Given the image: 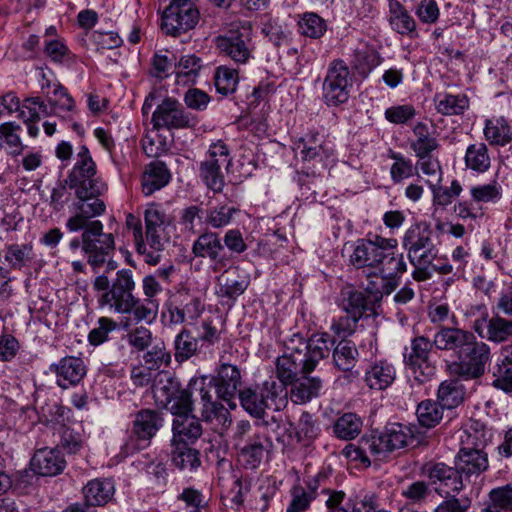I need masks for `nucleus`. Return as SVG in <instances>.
<instances>
[{"label": "nucleus", "instance_id": "obj_1", "mask_svg": "<svg viewBox=\"0 0 512 512\" xmlns=\"http://www.w3.org/2000/svg\"><path fill=\"white\" fill-rule=\"evenodd\" d=\"M70 211L73 215L67 219L66 228L70 232L82 231V251L88 264L93 270L101 268L113 256L116 248L114 235L104 232V225L100 220H92L105 213V202L94 201L86 206L82 204Z\"/></svg>", "mask_w": 512, "mask_h": 512}, {"label": "nucleus", "instance_id": "obj_2", "mask_svg": "<svg viewBox=\"0 0 512 512\" xmlns=\"http://www.w3.org/2000/svg\"><path fill=\"white\" fill-rule=\"evenodd\" d=\"M330 337L328 334H314L308 341L300 340L299 344L287 347L286 352L277 358L276 374L285 388L298 376L311 373L319 361L330 354Z\"/></svg>", "mask_w": 512, "mask_h": 512}, {"label": "nucleus", "instance_id": "obj_3", "mask_svg": "<svg viewBox=\"0 0 512 512\" xmlns=\"http://www.w3.org/2000/svg\"><path fill=\"white\" fill-rule=\"evenodd\" d=\"M414 441L410 427L401 423H390L379 434L363 436L357 444H348L342 454L351 461L371 465L370 457L385 458L389 453L404 448Z\"/></svg>", "mask_w": 512, "mask_h": 512}, {"label": "nucleus", "instance_id": "obj_4", "mask_svg": "<svg viewBox=\"0 0 512 512\" xmlns=\"http://www.w3.org/2000/svg\"><path fill=\"white\" fill-rule=\"evenodd\" d=\"M97 167L89 149L81 146L77 153L76 162L68 173L65 183L74 192L75 199L70 209L78 208L95 202H104L101 196L107 191V185L96 177Z\"/></svg>", "mask_w": 512, "mask_h": 512}, {"label": "nucleus", "instance_id": "obj_5", "mask_svg": "<svg viewBox=\"0 0 512 512\" xmlns=\"http://www.w3.org/2000/svg\"><path fill=\"white\" fill-rule=\"evenodd\" d=\"M135 287L133 272L130 269L117 271L112 280H109L106 274L98 275L92 283L99 308L116 314H124L132 307L135 302Z\"/></svg>", "mask_w": 512, "mask_h": 512}, {"label": "nucleus", "instance_id": "obj_6", "mask_svg": "<svg viewBox=\"0 0 512 512\" xmlns=\"http://www.w3.org/2000/svg\"><path fill=\"white\" fill-rule=\"evenodd\" d=\"M287 391L274 379L267 380L260 386L244 387L239 390L241 407L254 418H263L272 404L279 410L286 403Z\"/></svg>", "mask_w": 512, "mask_h": 512}, {"label": "nucleus", "instance_id": "obj_7", "mask_svg": "<svg viewBox=\"0 0 512 512\" xmlns=\"http://www.w3.org/2000/svg\"><path fill=\"white\" fill-rule=\"evenodd\" d=\"M402 247L413 266H429L437 256L432 230L426 223L411 225L402 237Z\"/></svg>", "mask_w": 512, "mask_h": 512}, {"label": "nucleus", "instance_id": "obj_8", "mask_svg": "<svg viewBox=\"0 0 512 512\" xmlns=\"http://www.w3.org/2000/svg\"><path fill=\"white\" fill-rule=\"evenodd\" d=\"M397 245L396 239L384 238L379 235L361 239L357 242L350 256V262L358 269H369L368 276H378V268L381 265V261L385 258L387 250L396 249Z\"/></svg>", "mask_w": 512, "mask_h": 512}, {"label": "nucleus", "instance_id": "obj_9", "mask_svg": "<svg viewBox=\"0 0 512 512\" xmlns=\"http://www.w3.org/2000/svg\"><path fill=\"white\" fill-rule=\"evenodd\" d=\"M491 361L490 346L474 339L459 354L458 361L450 366L451 372L466 380L478 379L485 374L486 367Z\"/></svg>", "mask_w": 512, "mask_h": 512}, {"label": "nucleus", "instance_id": "obj_10", "mask_svg": "<svg viewBox=\"0 0 512 512\" xmlns=\"http://www.w3.org/2000/svg\"><path fill=\"white\" fill-rule=\"evenodd\" d=\"M352 78L348 66L342 60H334L328 67L322 84V98L328 106H339L348 101Z\"/></svg>", "mask_w": 512, "mask_h": 512}, {"label": "nucleus", "instance_id": "obj_11", "mask_svg": "<svg viewBox=\"0 0 512 512\" xmlns=\"http://www.w3.org/2000/svg\"><path fill=\"white\" fill-rule=\"evenodd\" d=\"M199 20V11L193 0H172L162 15L161 29L178 36L193 29Z\"/></svg>", "mask_w": 512, "mask_h": 512}, {"label": "nucleus", "instance_id": "obj_12", "mask_svg": "<svg viewBox=\"0 0 512 512\" xmlns=\"http://www.w3.org/2000/svg\"><path fill=\"white\" fill-rule=\"evenodd\" d=\"M435 347L434 339L430 341L425 336L411 340L410 351L404 353V363L419 383L429 381L436 373V367L430 361L431 351Z\"/></svg>", "mask_w": 512, "mask_h": 512}, {"label": "nucleus", "instance_id": "obj_13", "mask_svg": "<svg viewBox=\"0 0 512 512\" xmlns=\"http://www.w3.org/2000/svg\"><path fill=\"white\" fill-rule=\"evenodd\" d=\"M153 128L186 129L196 125L197 120L191 113L185 111L182 104L175 98L166 97L152 114Z\"/></svg>", "mask_w": 512, "mask_h": 512}, {"label": "nucleus", "instance_id": "obj_14", "mask_svg": "<svg viewBox=\"0 0 512 512\" xmlns=\"http://www.w3.org/2000/svg\"><path fill=\"white\" fill-rule=\"evenodd\" d=\"M203 311L201 299L187 288L177 290L167 304L169 321L176 325L197 320Z\"/></svg>", "mask_w": 512, "mask_h": 512}, {"label": "nucleus", "instance_id": "obj_15", "mask_svg": "<svg viewBox=\"0 0 512 512\" xmlns=\"http://www.w3.org/2000/svg\"><path fill=\"white\" fill-rule=\"evenodd\" d=\"M210 383H213L218 398L225 401L230 409H235V396L242 389L240 369L236 365L223 362L216 368Z\"/></svg>", "mask_w": 512, "mask_h": 512}, {"label": "nucleus", "instance_id": "obj_16", "mask_svg": "<svg viewBox=\"0 0 512 512\" xmlns=\"http://www.w3.org/2000/svg\"><path fill=\"white\" fill-rule=\"evenodd\" d=\"M215 44L220 53L239 64H245L252 56L251 34L246 28L231 30L226 35L216 37Z\"/></svg>", "mask_w": 512, "mask_h": 512}, {"label": "nucleus", "instance_id": "obj_17", "mask_svg": "<svg viewBox=\"0 0 512 512\" xmlns=\"http://www.w3.org/2000/svg\"><path fill=\"white\" fill-rule=\"evenodd\" d=\"M460 478L466 484L472 483L489 469V458L485 451L459 448L454 458Z\"/></svg>", "mask_w": 512, "mask_h": 512}, {"label": "nucleus", "instance_id": "obj_18", "mask_svg": "<svg viewBox=\"0 0 512 512\" xmlns=\"http://www.w3.org/2000/svg\"><path fill=\"white\" fill-rule=\"evenodd\" d=\"M145 239L154 247L167 243L166 226L169 224L168 216L160 204L150 203L144 210Z\"/></svg>", "mask_w": 512, "mask_h": 512}, {"label": "nucleus", "instance_id": "obj_19", "mask_svg": "<svg viewBox=\"0 0 512 512\" xmlns=\"http://www.w3.org/2000/svg\"><path fill=\"white\" fill-rule=\"evenodd\" d=\"M50 370L56 374L57 384L63 389L77 385L86 375V366L79 357L67 356L52 364Z\"/></svg>", "mask_w": 512, "mask_h": 512}, {"label": "nucleus", "instance_id": "obj_20", "mask_svg": "<svg viewBox=\"0 0 512 512\" xmlns=\"http://www.w3.org/2000/svg\"><path fill=\"white\" fill-rule=\"evenodd\" d=\"M293 149L304 162L318 161L323 165L332 154V151L325 146L320 134L314 131L294 142Z\"/></svg>", "mask_w": 512, "mask_h": 512}, {"label": "nucleus", "instance_id": "obj_21", "mask_svg": "<svg viewBox=\"0 0 512 512\" xmlns=\"http://www.w3.org/2000/svg\"><path fill=\"white\" fill-rule=\"evenodd\" d=\"M270 447L269 439L263 434H254L239 447L238 461L246 469H257Z\"/></svg>", "mask_w": 512, "mask_h": 512}, {"label": "nucleus", "instance_id": "obj_22", "mask_svg": "<svg viewBox=\"0 0 512 512\" xmlns=\"http://www.w3.org/2000/svg\"><path fill=\"white\" fill-rule=\"evenodd\" d=\"M474 336L472 332L457 327H442L434 335V345L438 350L453 351L459 355Z\"/></svg>", "mask_w": 512, "mask_h": 512}, {"label": "nucleus", "instance_id": "obj_23", "mask_svg": "<svg viewBox=\"0 0 512 512\" xmlns=\"http://www.w3.org/2000/svg\"><path fill=\"white\" fill-rule=\"evenodd\" d=\"M388 8V22L394 32L411 39L419 37L415 19L398 0H388Z\"/></svg>", "mask_w": 512, "mask_h": 512}, {"label": "nucleus", "instance_id": "obj_24", "mask_svg": "<svg viewBox=\"0 0 512 512\" xmlns=\"http://www.w3.org/2000/svg\"><path fill=\"white\" fill-rule=\"evenodd\" d=\"M34 471L42 476H55L60 474L66 465L61 452L54 448H42L36 451L32 458Z\"/></svg>", "mask_w": 512, "mask_h": 512}, {"label": "nucleus", "instance_id": "obj_25", "mask_svg": "<svg viewBox=\"0 0 512 512\" xmlns=\"http://www.w3.org/2000/svg\"><path fill=\"white\" fill-rule=\"evenodd\" d=\"M171 180V173L162 161H152L144 168L141 188L145 196H150L165 187Z\"/></svg>", "mask_w": 512, "mask_h": 512}, {"label": "nucleus", "instance_id": "obj_26", "mask_svg": "<svg viewBox=\"0 0 512 512\" xmlns=\"http://www.w3.org/2000/svg\"><path fill=\"white\" fill-rule=\"evenodd\" d=\"M163 426V418L156 410L142 409L135 414L132 434L139 440H151Z\"/></svg>", "mask_w": 512, "mask_h": 512}, {"label": "nucleus", "instance_id": "obj_27", "mask_svg": "<svg viewBox=\"0 0 512 512\" xmlns=\"http://www.w3.org/2000/svg\"><path fill=\"white\" fill-rule=\"evenodd\" d=\"M223 250L224 246L219 235L211 231L202 233L192 245V253L195 257L208 258L221 266L225 265V259L221 257Z\"/></svg>", "mask_w": 512, "mask_h": 512}, {"label": "nucleus", "instance_id": "obj_28", "mask_svg": "<svg viewBox=\"0 0 512 512\" xmlns=\"http://www.w3.org/2000/svg\"><path fill=\"white\" fill-rule=\"evenodd\" d=\"M172 431V443H194L202 435V425L194 415L183 414L174 418Z\"/></svg>", "mask_w": 512, "mask_h": 512}, {"label": "nucleus", "instance_id": "obj_29", "mask_svg": "<svg viewBox=\"0 0 512 512\" xmlns=\"http://www.w3.org/2000/svg\"><path fill=\"white\" fill-rule=\"evenodd\" d=\"M493 433L480 421H471L460 436V448L485 451L491 442Z\"/></svg>", "mask_w": 512, "mask_h": 512}, {"label": "nucleus", "instance_id": "obj_30", "mask_svg": "<svg viewBox=\"0 0 512 512\" xmlns=\"http://www.w3.org/2000/svg\"><path fill=\"white\" fill-rule=\"evenodd\" d=\"M290 399L295 404H306L313 398L320 396L323 388V381L319 377H309L303 375L302 378H297L295 381L289 383Z\"/></svg>", "mask_w": 512, "mask_h": 512}, {"label": "nucleus", "instance_id": "obj_31", "mask_svg": "<svg viewBox=\"0 0 512 512\" xmlns=\"http://www.w3.org/2000/svg\"><path fill=\"white\" fill-rule=\"evenodd\" d=\"M115 492L114 483L110 479H93L82 489L86 504L96 507L107 504Z\"/></svg>", "mask_w": 512, "mask_h": 512}, {"label": "nucleus", "instance_id": "obj_32", "mask_svg": "<svg viewBox=\"0 0 512 512\" xmlns=\"http://www.w3.org/2000/svg\"><path fill=\"white\" fill-rule=\"evenodd\" d=\"M460 473L454 464L453 467L445 463H436L428 470V477L434 483H440L449 491L459 492L465 487Z\"/></svg>", "mask_w": 512, "mask_h": 512}, {"label": "nucleus", "instance_id": "obj_33", "mask_svg": "<svg viewBox=\"0 0 512 512\" xmlns=\"http://www.w3.org/2000/svg\"><path fill=\"white\" fill-rule=\"evenodd\" d=\"M191 444L172 443L171 461L179 470L192 472L201 465L200 452Z\"/></svg>", "mask_w": 512, "mask_h": 512}, {"label": "nucleus", "instance_id": "obj_34", "mask_svg": "<svg viewBox=\"0 0 512 512\" xmlns=\"http://www.w3.org/2000/svg\"><path fill=\"white\" fill-rule=\"evenodd\" d=\"M396 372L392 364L380 361L365 373V381L371 389L383 390L395 380Z\"/></svg>", "mask_w": 512, "mask_h": 512}, {"label": "nucleus", "instance_id": "obj_35", "mask_svg": "<svg viewBox=\"0 0 512 512\" xmlns=\"http://www.w3.org/2000/svg\"><path fill=\"white\" fill-rule=\"evenodd\" d=\"M465 388L458 380H446L439 385L437 401L442 408L453 409L464 401Z\"/></svg>", "mask_w": 512, "mask_h": 512}, {"label": "nucleus", "instance_id": "obj_36", "mask_svg": "<svg viewBox=\"0 0 512 512\" xmlns=\"http://www.w3.org/2000/svg\"><path fill=\"white\" fill-rule=\"evenodd\" d=\"M484 135L491 145L504 146L512 140L511 128L504 117L486 120Z\"/></svg>", "mask_w": 512, "mask_h": 512}, {"label": "nucleus", "instance_id": "obj_37", "mask_svg": "<svg viewBox=\"0 0 512 512\" xmlns=\"http://www.w3.org/2000/svg\"><path fill=\"white\" fill-rule=\"evenodd\" d=\"M369 304L370 301L363 291L347 287L341 292V306L348 314L362 318L363 314L370 309Z\"/></svg>", "mask_w": 512, "mask_h": 512}, {"label": "nucleus", "instance_id": "obj_38", "mask_svg": "<svg viewBox=\"0 0 512 512\" xmlns=\"http://www.w3.org/2000/svg\"><path fill=\"white\" fill-rule=\"evenodd\" d=\"M512 338V319L494 315L487 320L485 339L500 344Z\"/></svg>", "mask_w": 512, "mask_h": 512}, {"label": "nucleus", "instance_id": "obj_39", "mask_svg": "<svg viewBox=\"0 0 512 512\" xmlns=\"http://www.w3.org/2000/svg\"><path fill=\"white\" fill-rule=\"evenodd\" d=\"M436 109L443 115H460L469 107V100L465 94L452 95L448 93L435 96Z\"/></svg>", "mask_w": 512, "mask_h": 512}, {"label": "nucleus", "instance_id": "obj_40", "mask_svg": "<svg viewBox=\"0 0 512 512\" xmlns=\"http://www.w3.org/2000/svg\"><path fill=\"white\" fill-rule=\"evenodd\" d=\"M362 420L355 413H345L340 416L333 425L335 436L342 440H352L356 438L362 430Z\"/></svg>", "mask_w": 512, "mask_h": 512}, {"label": "nucleus", "instance_id": "obj_41", "mask_svg": "<svg viewBox=\"0 0 512 512\" xmlns=\"http://www.w3.org/2000/svg\"><path fill=\"white\" fill-rule=\"evenodd\" d=\"M464 160L467 168L479 173L486 172L491 166L488 148L484 143L469 145Z\"/></svg>", "mask_w": 512, "mask_h": 512}, {"label": "nucleus", "instance_id": "obj_42", "mask_svg": "<svg viewBox=\"0 0 512 512\" xmlns=\"http://www.w3.org/2000/svg\"><path fill=\"white\" fill-rule=\"evenodd\" d=\"M415 140L411 142V149L415 155H423L424 153H432L439 147V143L435 137H432L426 124L418 122L413 127Z\"/></svg>", "mask_w": 512, "mask_h": 512}, {"label": "nucleus", "instance_id": "obj_43", "mask_svg": "<svg viewBox=\"0 0 512 512\" xmlns=\"http://www.w3.org/2000/svg\"><path fill=\"white\" fill-rule=\"evenodd\" d=\"M443 410L444 408L438 401L424 400L420 402L416 409L419 424L426 428L435 427L443 418Z\"/></svg>", "mask_w": 512, "mask_h": 512}, {"label": "nucleus", "instance_id": "obj_44", "mask_svg": "<svg viewBox=\"0 0 512 512\" xmlns=\"http://www.w3.org/2000/svg\"><path fill=\"white\" fill-rule=\"evenodd\" d=\"M202 68V60L196 55L190 54L181 57L176 67V79L178 83H194Z\"/></svg>", "mask_w": 512, "mask_h": 512}, {"label": "nucleus", "instance_id": "obj_45", "mask_svg": "<svg viewBox=\"0 0 512 512\" xmlns=\"http://www.w3.org/2000/svg\"><path fill=\"white\" fill-rule=\"evenodd\" d=\"M358 351L355 345L347 340L340 341L333 351L335 366L343 371H351L357 362Z\"/></svg>", "mask_w": 512, "mask_h": 512}, {"label": "nucleus", "instance_id": "obj_46", "mask_svg": "<svg viewBox=\"0 0 512 512\" xmlns=\"http://www.w3.org/2000/svg\"><path fill=\"white\" fill-rule=\"evenodd\" d=\"M426 183L429 185L433 194V206L447 207L453 202L454 198L458 197L462 192V186L458 180H453L450 187H443L439 185L438 182L437 184H433L430 180H427Z\"/></svg>", "mask_w": 512, "mask_h": 512}, {"label": "nucleus", "instance_id": "obj_47", "mask_svg": "<svg viewBox=\"0 0 512 512\" xmlns=\"http://www.w3.org/2000/svg\"><path fill=\"white\" fill-rule=\"evenodd\" d=\"M293 429L295 431L296 441L303 443V445H309L318 437L320 432L316 420L309 412H303L301 414L297 425Z\"/></svg>", "mask_w": 512, "mask_h": 512}, {"label": "nucleus", "instance_id": "obj_48", "mask_svg": "<svg viewBox=\"0 0 512 512\" xmlns=\"http://www.w3.org/2000/svg\"><path fill=\"white\" fill-rule=\"evenodd\" d=\"M214 82L218 93L223 96L232 94L238 86V71L225 65L219 66L214 74Z\"/></svg>", "mask_w": 512, "mask_h": 512}, {"label": "nucleus", "instance_id": "obj_49", "mask_svg": "<svg viewBox=\"0 0 512 512\" xmlns=\"http://www.w3.org/2000/svg\"><path fill=\"white\" fill-rule=\"evenodd\" d=\"M389 157L394 160L390 168V176L394 183H400L417 174V166L411 159L393 151L390 152Z\"/></svg>", "mask_w": 512, "mask_h": 512}, {"label": "nucleus", "instance_id": "obj_50", "mask_svg": "<svg viewBox=\"0 0 512 512\" xmlns=\"http://www.w3.org/2000/svg\"><path fill=\"white\" fill-rule=\"evenodd\" d=\"M407 264L403 253L395 254V249L387 250L385 258L381 261L378 268V276L383 278L397 277V275L406 272Z\"/></svg>", "mask_w": 512, "mask_h": 512}, {"label": "nucleus", "instance_id": "obj_51", "mask_svg": "<svg viewBox=\"0 0 512 512\" xmlns=\"http://www.w3.org/2000/svg\"><path fill=\"white\" fill-rule=\"evenodd\" d=\"M53 114L51 105L46 104L39 97H30L24 100L23 109L20 111L19 117L26 122H36L41 117Z\"/></svg>", "mask_w": 512, "mask_h": 512}, {"label": "nucleus", "instance_id": "obj_52", "mask_svg": "<svg viewBox=\"0 0 512 512\" xmlns=\"http://www.w3.org/2000/svg\"><path fill=\"white\" fill-rule=\"evenodd\" d=\"M197 347L198 339L194 338L189 330L182 329L174 341L175 359L178 362L190 359L196 353Z\"/></svg>", "mask_w": 512, "mask_h": 512}, {"label": "nucleus", "instance_id": "obj_53", "mask_svg": "<svg viewBox=\"0 0 512 512\" xmlns=\"http://www.w3.org/2000/svg\"><path fill=\"white\" fill-rule=\"evenodd\" d=\"M470 194L473 201L477 203H497L501 200L503 190L497 180L490 183L475 185L471 187Z\"/></svg>", "mask_w": 512, "mask_h": 512}, {"label": "nucleus", "instance_id": "obj_54", "mask_svg": "<svg viewBox=\"0 0 512 512\" xmlns=\"http://www.w3.org/2000/svg\"><path fill=\"white\" fill-rule=\"evenodd\" d=\"M44 53L53 63L71 64L75 61V55L72 54L67 45L58 38L45 40Z\"/></svg>", "mask_w": 512, "mask_h": 512}, {"label": "nucleus", "instance_id": "obj_55", "mask_svg": "<svg viewBox=\"0 0 512 512\" xmlns=\"http://www.w3.org/2000/svg\"><path fill=\"white\" fill-rule=\"evenodd\" d=\"M31 244H11L6 247L4 259L11 268L20 269L32 260Z\"/></svg>", "mask_w": 512, "mask_h": 512}, {"label": "nucleus", "instance_id": "obj_56", "mask_svg": "<svg viewBox=\"0 0 512 512\" xmlns=\"http://www.w3.org/2000/svg\"><path fill=\"white\" fill-rule=\"evenodd\" d=\"M298 25L302 35L313 39L322 37L327 29L325 20L313 12L303 14Z\"/></svg>", "mask_w": 512, "mask_h": 512}, {"label": "nucleus", "instance_id": "obj_57", "mask_svg": "<svg viewBox=\"0 0 512 512\" xmlns=\"http://www.w3.org/2000/svg\"><path fill=\"white\" fill-rule=\"evenodd\" d=\"M223 166L211 161L204 160L200 164V177L206 185L214 192H220L224 187V176L221 168Z\"/></svg>", "mask_w": 512, "mask_h": 512}, {"label": "nucleus", "instance_id": "obj_58", "mask_svg": "<svg viewBox=\"0 0 512 512\" xmlns=\"http://www.w3.org/2000/svg\"><path fill=\"white\" fill-rule=\"evenodd\" d=\"M143 362L147 370H158L162 366H168L171 355L166 351L163 342L152 345L143 355Z\"/></svg>", "mask_w": 512, "mask_h": 512}, {"label": "nucleus", "instance_id": "obj_59", "mask_svg": "<svg viewBox=\"0 0 512 512\" xmlns=\"http://www.w3.org/2000/svg\"><path fill=\"white\" fill-rule=\"evenodd\" d=\"M158 301L156 299L145 298L140 300L135 297V302L132 307L128 309L124 314H133L134 319L137 322L141 321H152L158 312Z\"/></svg>", "mask_w": 512, "mask_h": 512}, {"label": "nucleus", "instance_id": "obj_60", "mask_svg": "<svg viewBox=\"0 0 512 512\" xmlns=\"http://www.w3.org/2000/svg\"><path fill=\"white\" fill-rule=\"evenodd\" d=\"M47 97L52 113L55 115H60L61 112H70L74 109V100L61 84H54L53 96H50V92L47 91Z\"/></svg>", "mask_w": 512, "mask_h": 512}, {"label": "nucleus", "instance_id": "obj_61", "mask_svg": "<svg viewBox=\"0 0 512 512\" xmlns=\"http://www.w3.org/2000/svg\"><path fill=\"white\" fill-rule=\"evenodd\" d=\"M180 388L177 381L171 379L160 380L153 387V396L156 403L162 407H168L175 399V395L179 393Z\"/></svg>", "mask_w": 512, "mask_h": 512}, {"label": "nucleus", "instance_id": "obj_62", "mask_svg": "<svg viewBox=\"0 0 512 512\" xmlns=\"http://www.w3.org/2000/svg\"><path fill=\"white\" fill-rule=\"evenodd\" d=\"M20 131L21 126L14 122H6L0 125V137L4 139L10 154H20L24 148L19 135Z\"/></svg>", "mask_w": 512, "mask_h": 512}, {"label": "nucleus", "instance_id": "obj_63", "mask_svg": "<svg viewBox=\"0 0 512 512\" xmlns=\"http://www.w3.org/2000/svg\"><path fill=\"white\" fill-rule=\"evenodd\" d=\"M236 212L234 207L227 205L211 208L207 211L205 223L215 229L225 227L231 222Z\"/></svg>", "mask_w": 512, "mask_h": 512}, {"label": "nucleus", "instance_id": "obj_64", "mask_svg": "<svg viewBox=\"0 0 512 512\" xmlns=\"http://www.w3.org/2000/svg\"><path fill=\"white\" fill-rule=\"evenodd\" d=\"M314 499V490L307 491L300 485L293 486L291 489V501L286 512H305Z\"/></svg>", "mask_w": 512, "mask_h": 512}]
</instances>
